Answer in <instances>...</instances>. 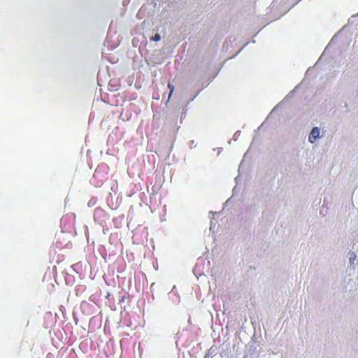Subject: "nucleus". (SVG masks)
<instances>
[{
	"instance_id": "obj_1",
	"label": "nucleus",
	"mask_w": 358,
	"mask_h": 358,
	"mask_svg": "<svg viewBox=\"0 0 358 358\" xmlns=\"http://www.w3.org/2000/svg\"><path fill=\"white\" fill-rule=\"evenodd\" d=\"M319 135H320V129H319V128L318 127H314L312 129V131H311V132H310V134L309 135V137H308L309 141L311 143H313L316 141L317 138L319 137Z\"/></svg>"
},
{
	"instance_id": "obj_2",
	"label": "nucleus",
	"mask_w": 358,
	"mask_h": 358,
	"mask_svg": "<svg viewBox=\"0 0 358 358\" xmlns=\"http://www.w3.org/2000/svg\"><path fill=\"white\" fill-rule=\"evenodd\" d=\"M168 88L169 89L170 92H169V97H168V100L167 101H169L170 99H171V96L174 91V86L171 84L170 83H168Z\"/></svg>"
},
{
	"instance_id": "obj_3",
	"label": "nucleus",
	"mask_w": 358,
	"mask_h": 358,
	"mask_svg": "<svg viewBox=\"0 0 358 358\" xmlns=\"http://www.w3.org/2000/svg\"><path fill=\"white\" fill-rule=\"evenodd\" d=\"M151 40L155 41H159L161 40V36L159 34H156L154 36L151 38Z\"/></svg>"
}]
</instances>
